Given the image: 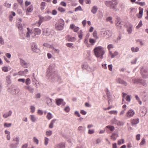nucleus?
<instances>
[{"label": "nucleus", "mask_w": 148, "mask_h": 148, "mask_svg": "<svg viewBox=\"0 0 148 148\" xmlns=\"http://www.w3.org/2000/svg\"><path fill=\"white\" fill-rule=\"evenodd\" d=\"M95 56L97 58L101 59L103 58V55L105 53L104 48L101 46H99L95 48L94 49Z\"/></svg>", "instance_id": "1"}, {"label": "nucleus", "mask_w": 148, "mask_h": 148, "mask_svg": "<svg viewBox=\"0 0 148 148\" xmlns=\"http://www.w3.org/2000/svg\"><path fill=\"white\" fill-rule=\"evenodd\" d=\"M65 23L64 21L62 19H60L58 22L55 25V29L58 31H61L64 28Z\"/></svg>", "instance_id": "2"}, {"label": "nucleus", "mask_w": 148, "mask_h": 148, "mask_svg": "<svg viewBox=\"0 0 148 148\" xmlns=\"http://www.w3.org/2000/svg\"><path fill=\"white\" fill-rule=\"evenodd\" d=\"M111 31L110 30H107L101 32L102 37L105 38H107L111 37L112 35Z\"/></svg>", "instance_id": "3"}, {"label": "nucleus", "mask_w": 148, "mask_h": 148, "mask_svg": "<svg viewBox=\"0 0 148 148\" xmlns=\"http://www.w3.org/2000/svg\"><path fill=\"white\" fill-rule=\"evenodd\" d=\"M54 65L53 64L50 65L47 69V72L46 77L48 78H49L52 75L54 71Z\"/></svg>", "instance_id": "4"}, {"label": "nucleus", "mask_w": 148, "mask_h": 148, "mask_svg": "<svg viewBox=\"0 0 148 148\" xmlns=\"http://www.w3.org/2000/svg\"><path fill=\"white\" fill-rule=\"evenodd\" d=\"M82 69L86 70L89 72H92L95 70V67H90L86 62H84L82 64Z\"/></svg>", "instance_id": "5"}, {"label": "nucleus", "mask_w": 148, "mask_h": 148, "mask_svg": "<svg viewBox=\"0 0 148 148\" xmlns=\"http://www.w3.org/2000/svg\"><path fill=\"white\" fill-rule=\"evenodd\" d=\"M39 20L38 22V24L40 25L43 21H48L50 20L52 17L49 16H45V17L42 16L40 15L39 16Z\"/></svg>", "instance_id": "6"}, {"label": "nucleus", "mask_w": 148, "mask_h": 148, "mask_svg": "<svg viewBox=\"0 0 148 148\" xmlns=\"http://www.w3.org/2000/svg\"><path fill=\"white\" fill-rule=\"evenodd\" d=\"M134 114L135 112L134 110L131 109L129 110L126 113L125 116L128 118H130L132 117Z\"/></svg>", "instance_id": "7"}, {"label": "nucleus", "mask_w": 148, "mask_h": 148, "mask_svg": "<svg viewBox=\"0 0 148 148\" xmlns=\"http://www.w3.org/2000/svg\"><path fill=\"white\" fill-rule=\"evenodd\" d=\"M21 65L25 68H28L29 65V63L26 62L22 58H19Z\"/></svg>", "instance_id": "8"}, {"label": "nucleus", "mask_w": 148, "mask_h": 148, "mask_svg": "<svg viewBox=\"0 0 148 148\" xmlns=\"http://www.w3.org/2000/svg\"><path fill=\"white\" fill-rule=\"evenodd\" d=\"M105 4L108 7L111 9L115 10L116 9L114 3L111 1H108L105 2Z\"/></svg>", "instance_id": "9"}, {"label": "nucleus", "mask_w": 148, "mask_h": 148, "mask_svg": "<svg viewBox=\"0 0 148 148\" xmlns=\"http://www.w3.org/2000/svg\"><path fill=\"white\" fill-rule=\"evenodd\" d=\"M134 83H141L144 86H146L147 85V82L146 81H143L141 79L133 80Z\"/></svg>", "instance_id": "10"}, {"label": "nucleus", "mask_w": 148, "mask_h": 148, "mask_svg": "<svg viewBox=\"0 0 148 148\" xmlns=\"http://www.w3.org/2000/svg\"><path fill=\"white\" fill-rule=\"evenodd\" d=\"M116 82L119 84H123L124 86H126L127 85V84L126 82L119 77L117 78L116 79Z\"/></svg>", "instance_id": "11"}, {"label": "nucleus", "mask_w": 148, "mask_h": 148, "mask_svg": "<svg viewBox=\"0 0 148 148\" xmlns=\"http://www.w3.org/2000/svg\"><path fill=\"white\" fill-rule=\"evenodd\" d=\"M116 27L119 28L121 29L122 27V24L121 21L119 17H117L116 21Z\"/></svg>", "instance_id": "12"}, {"label": "nucleus", "mask_w": 148, "mask_h": 148, "mask_svg": "<svg viewBox=\"0 0 148 148\" xmlns=\"http://www.w3.org/2000/svg\"><path fill=\"white\" fill-rule=\"evenodd\" d=\"M143 70L141 71V73L143 77L145 78H148V69H145L143 70V72H142Z\"/></svg>", "instance_id": "13"}, {"label": "nucleus", "mask_w": 148, "mask_h": 148, "mask_svg": "<svg viewBox=\"0 0 148 148\" xmlns=\"http://www.w3.org/2000/svg\"><path fill=\"white\" fill-rule=\"evenodd\" d=\"M10 88L9 89L8 91L11 92L13 95H16L18 94L20 91L19 89L17 88H15L14 89H12V90H10Z\"/></svg>", "instance_id": "14"}, {"label": "nucleus", "mask_w": 148, "mask_h": 148, "mask_svg": "<svg viewBox=\"0 0 148 148\" xmlns=\"http://www.w3.org/2000/svg\"><path fill=\"white\" fill-rule=\"evenodd\" d=\"M32 48L33 51L35 52H38L39 51V49L37 48L36 44L34 43L32 45Z\"/></svg>", "instance_id": "15"}, {"label": "nucleus", "mask_w": 148, "mask_h": 148, "mask_svg": "<svg viewBox=\"0 0 148 148\" xmlns=\"http://www.w3.org/2000/svg\"><path fill=\"white\" fill-rule=\"evenodd\" d=\"M70 28L71 29H73L75 32H77L79 29V27L75 26L73 24L70 25Z\"/></svg>", "instance_id": "16"}, {"label": "nucleus", "mask_w": 148, "mask_h": 148, "mask_svg": "<svg viewBox=\"0 0 148 148\" xmlns=\"http://www.w3.org/2000/svg\"><path fill=\"white\" fill-rule=\"evenodd\" d=\"M34 36H32L33 37L36 36L37 35H40L41 33V31L39 28H35L34 30Z\"/></svg>", "instance_id": "17"}, {"label": "nucleus", "mask_w": 148, "mask_h": 148, "mask_svg": "<svg viewBox=\"0 0 148 148\" xmlns=\"http://www.w3.org/2000/svg\"><path fill=\"white\" fill-rule=\"evenodd\" d=\"M118 137V134L117 132H114L113 133L111 136V139L113 140H115L117 137Z\"/></svg>", "instance_id": "18"}, {"label": "nucleus", "mask_w": 148, "mask_h": 148, "mask_svg": "<svg viewBox=\"0 0 148 148\" xmlns=\"http://www.w3.org/2000/svg\"><path fill=\"white\" fill-rule=\"evenodd\" d=\"M43 46H45L46 47H49L50 48H52L54 50L55 52L56 53H58L60 52V50L58 49H55L52 46L50 45H49L47 44H43Z\"/></svg>", "instance_id": "19"}, {"label": "nucleus", "mask_w": 148, "mask_h": 148, "mask_svg": "<svg viewBox=\"0 0 148 148\" xmlns=\"http://www.w3.org/2000/svg\"><path fill=\"white\" fill-rule=\"evenodd\" d=\"M30 118L31 121L33 122H35L37 121V118L34 115H30Z\"/></svg>", "instance_id": "20"}, {"label": "nucleus", "mask_w": 148, "mask_h": 148, "mask_svg": "<svg viewBox=\"0 0 148 148\" xmlns=\"http://www.w3.org/2000/svg\"><path fill=\"white\" fill-rule=\"evenodd\" d=\"M26 89L28 90L30 93H33L34 92V88L32 86H25Z\"/></svg>", "instance_id": "21"}, {"label": "nucleus", "mask_w": 148, "mask_h": 148, "mask_svg": "<svg viewBox=\"0 0 148 148\" xmlns=\"http://www.w3.org/2000/svg\"><path fill=\"white\" fill-rule=\"evenodd\" d=\"M12 113V111L10 110L9 112L4 114L3 115V117L5 118H7L8 117L11 116Z\"/></svg>", "instance_id": "22"}, {"label": "nucleus", "mask_w": 148, "mask_h": 148, "mask_svg": "<svg viewBox=\"0 0 148 148\" xmlns=\"http://www.w3.org/2000/svg\"><path fill=\"white\" fill-rule=\"evenodd\" d=\"M86 128L84 126H80L77 128V130L80 132H83L85 131Z\"/></svg>", "instance_id": "23"}, {"label": "nucleus", "mask_w": 148, "mask_h": 148, "mask_svg": "<svg viewBox=\"0 0 148 148\" xmlns=\"http://www.w3.org/2000/svg\"><path fill=\"white\" fill-rule=\"evenodd\" d=\"M97 10L98 8L97 6H94L92 7L91 12L93 14H95L97 13Z\"/></svg>", "instance_id": "24"}, {"label": "nucleus", "mask_w": 148, "mask_h": 148, "mask_svg": "<svg viewBox=\"0 0 148 148\" xmlns=\"http://www.w3.org/2000/svg\"><path fill=\"white\" fill-rule=\"evenodd\" d=\"M55 148H65L64 144V143H60L55 146Z\"/></svg>", "instance_id": "25"}, {"label": "nucleus", "mask_w": 148, "mask_h": 148, "mask_svg": "<svg viewBox=\"0 0 148 148\" xmlns=\"http://www.w3.org/2000/svg\"><path fill=\"white\" fill-rule=\"evenodd\" d=\"M131 50L132 52H137L139 51V48L138 47H133L131 48Z\"/></svg>", "instance_id": "26"}, {"label": "nucleus", "mask_w": 148, "mask_h": 148, "mask_svg": "<svg viewBox=\"0 0 148 148\" xmlns=\"http://www.w3.org/2000/svg\"><path fill=\"white\" fill-rule=\"evenodd\" d=\"M63 100L61 99H59L56 100V103L58 106L60 105L63 102Z\"/></svg>", "instance_id": "27"}, {"label": "nucleus", "mask_w": 148, "mask_h": 148, "mask_svg": "<svg viewBox=\"0 0 148 148\" xmlns=\"http://www.w3.org/2000/svg\"><path fill=\"white\" fill-rule=\"evenodd\" d=\"M139 121L138 119H133L131 121V123L133 125L138 124Z\"/></svg>", "instance_id": "28"}, {"label": "nucleus", "mask_w": 148, "mask_h": 148, "mask_svg": "<svg viewBox=\"0 0 148 148\" xmlns=\"http://www.w3.org/2000/svg\"><path fill=\"white\" fill-rule=\"evenodd\" d=\"M67 37L68 38V41H71L73 42L75 41L76 38L75 37H71L69 35H67Z\"/></svg>", "instance_id": "29"}, {"label": "nucleus", "mask_w": 148, "mask_h": 148, "mask_svg": "<svg viewBox=\"0 0 148 148\" xmlns=\"http://www.w3.org/2000/svg\"><path fill=\"white\" fill-rule=\"evenodd\" d=\"M18 143L10 144L9 146L10 148H16L17 147Z\"/></svg>", "instance_id": "30"}, {"label": "nucleus", "mask_w": 148, "mask_h": 148, "mask_svg": "<svg viewBox=\"0 0 148 148\" xmlns=\"http://www.w3.org/2000/svg\"><path fill=\"white\" fill-rule=\"evenodd\" d=\"M132 26L131 25L128 27L127 29V31L128 34H130L132 33Z\"/></svg>", "instance_id": "31"}, {"label": "nucleus", "mask_w": 148, "mask_h": 148, "mask_svg": "<svg viewBox=\"0 0 148 148\" xmlns=\"http://www.w3.org/2000/svg\"><path fill=\"white\" fill-rule=\"evenodd\" d=\"M27 29L28 32L26 34V37L28 38V40H29L30 38V34L31 33V32H30V29L29 28H27Z\"/></svg>", "instance_id": "32"}, {"label": "nucleus", "mask_w": 148, "mask_h": 148, "mask_svg": "<svg viewBox=\"0 0 148 148\" xmlns=\"http://www.w3.org/2000/svg\"><path fill=\"white\" fill-rule=\"evenodd\" d=\"M78 37L80 40L83 37V32L82 30H80L78 32Z\"/></svg>", "instance_id": "33"}, {"label": "nucleus", "mask_w": 148, "mask_h": 148, "mask_svg": "<svg viewBox=\"0 0 148 148\" xmlns=\"http://www.w3.org/2000/svg\"><path fill=\"white\" fill-rule=\"evenodd\" d=\"M49 139L47 137H45L44 138V145L45 146L48 145Z\"/></svg>", "instance_id": "34"}, {"label": "nucleus", "mask_w": 148, "mask_h": 148, "mask_svg": "<svg viewBox=\"0 0 148 148\" xmlns=\"http://www.w3.org/2000/svg\"><path fill=\"white\" fill-rule=\"evenodd\" d=\"M56 121V119H54L51 121V122L50 123L49 125V128H53V124Z\"/></svg>", "instance_id": "35"}, {"label": "nucleus", "mask_w": 148, "mask_h": 148, "mask_svg": "<svg viewBox=\"0 0 148 148\" xmlns=\"http://www.w3.org/2000/svg\"><path fill=\"white\" fill-rule=\"evenodd\" d=\"M112 18L111 16H109L107 18L106 20L107 21L111 23H113V22L112 21Z\"/></svg>", "instance_id": "36"}, {"label": "nucleus", "mask_w": 148, "mask_h": 148, "mask_svg": "<svg viewBox=\"0 0 148 148\" xmlns=\"http://www.w3.org/2000/svg\"><path fill=\"white\" fill-rule=\"evenodd\" d=\"M33 9V8L32 5H31L29 6L27 10V11L28 12H32Z\"/></svg>", "instance_id": "37"}, {"label": "nucleus", "mask_w": 148, "mask_h": 148, "mask_svg": "<svg viewBox=\"0 0 148 148\" xmlns=\"http://www.w3.org/2000/svg\"><path fill=\"white\" fill-rule=\"evenodd\" d=\"M52 132L51 130H49L46 132L45 134L46 136H50L52 134Z\"/></svg>", "instance_id": "38"}, {"label": "nucleus", "mask_w": 148, "mask_h": 148, "mask_svg": "<svg viewBox=\"0 0 148 148\" xmlns=\"http://www.w3.org/2000/svg\"><path fill=\"white\" fill-rule=\"evenodd\" d=\"M6 79L7 83L9 84H10L11 82V81L10 79V76L9 75L7 76L6 77Z\"/></svg>", "instance_id": "39"}, {"label": "nucleus", "mask_w": 148, "mask_h": 148, "mask_svg": "<svg viewBox=\"0 0 148 148\" xmlns=\"http://www.w3.org/2000/svg\"><path fill=\"white\" fill-rule=\"evenodd\" d=\"M96 40L94 39L90 38L89 39V42L92 45H94V43L96 42Z\"/></svg>", "instance_id": "40"}, {"label": "nucleus", "mask_w": 148, "mask_h": 148, "mask_svg": "<svg viewBox=\"0 0 148 148\" xmlns=\"http://www.w3.org/2000/svg\"><path fill=\"white\" fill-rule=\"evenodd\" d=\"M33 141L37 145H38L39 144V140L36 137H34L33 138Z\"/></svg>", "instance_id": "41"}, {"label": "nucleus", "mask_w": 148, "mask_h": 148, "mask_svg": "<svg viewBox=\"0 0 148 148\" xmlns=\"http://www.w3.org/2000/svg\"><path fill=\"white\" fill-rule=\"evenodd\" d=\"M106 127L108 128L111 131H113L114 130V127L112 126L108 125L106 126Z\"/></svg>", "instance_id": "42"}, {"label": "nucleus", "mask_w": 148, "mask_h": 148, "mask_svg": "<svg viewBox=\"0 0 148 148\" xmlns=\"http://www.w3.org/2000/svg\"><path fill=\"white\" fill-rule=\"evenodd\" d=\"M17 26L18 27V29L19 30H21L22 29V24L21 23L18 22L17 23Z\"/></svg>", "instance_id": "43"}, {"label": "nucleus", "mask_w": 148, "mask_h": 148, "mask_svg": "<svg viewBox=\"0 0 148 148\" xmlns=\"http://www.w3.org/2000/svg\"><path fill=\"white\" fill-rule=\"evenodd\" d=\"M12 124L11 123H5L4 124V126L5 127H9L11 126Z\"/></svg>", "instance_id": "44"}, {"label": "nucleus", "mask_w": 148, "mask_h": 148, "mask_svg": "<svg viewBox=\"0 0 148 148\" xmlns=\"http://www.w3.org/2000/svg\"><path fill=\"white\" fill-rule=\"evenodd\" d=\"M20 138L19 137L16 136L15 137H14L13 139V141H15L17 142L16 143H18L19 144V142Z\"/></svg>", "instance_id": "45"}, {"label": "nucleus", "mask_w": 148, "mask_h": 148, "mask_svg": "<svg viewBox=\"0 0 148 148\" xmlns=\"http://www.w3.org/2000/svg\"><path fill=\"white\" fill-rule=\"evenodd\" d=\"M116 124H117L119 126H121L124 125V123L121 122L120 121H116V122L115 123Z\"/></svg>", "instance_id": "46"}, {"label": "nucleus", "mask_w": 148, "mask_h": 148, "mask_svg": "<svg viewBox=\"0 0 148 148\" xmlns=\"http://www.w3.org/2000/svg\"><path fill=\"white\" fill-rule=\"evenodd\" d=\"M135 98L136 100L141 105L142 104V102L140 100V99L138 96L137 95H136L135 96Z\"/></svg>", "instance_id": "47"}, {"label": "nucleus", "mask_w": 148, "mask_h": 148, "mask_svg": "<svg viewBox=\"0 0 148 148\" xmlns=\"http://www.w3.org/2000/svg\"><path fill=\"white\" fill-rule=\"evenodd\" d=\"M28 72V70L27 69H25L24 71L19 72V74H25Z\"/></svg>", "instance_id": "48"}, {"label": "nucleus", "mask_w": 148, "mask_h": 148, "mask_svg": "<svg viewBox=\"0 0 148 148\" xmlns=\"http://www.w3.org/2000/svg\"><path fill=\"white\" fill-rule=\"evenodd\" d=\"M30 111L32 113H33L35 111V108L33 106H32L30 107Z\"/></svg>", "instance_id": "49"}, {"label": "nucleus", "mask_w": 148, "mask_h": 148, "mask_svg": "<svg viewBox=\"0 0 148 148\" xmlns=\"http://www.w3.org/2000/svg\"><path fill=\"white\" fill-rule=\"evenodd\" d=\"M47 117L49 120H50L52 118V115L51 113L49 112L47 115Z\"/></svg>", "instance_id": "50"}, {"label": "nucleus", "mask_w": 148, "mask_h": 148, "mask_svg": "<svg viewBox=\"0 0 148 148\" xmlns=\"http://www.w3.org/2000/svg\"><path fill=\"white\" fill-rule=\"evenodd\" d=\"M124 143V140L123 139L119 140L118 141V144L120 145L121 144H123Z\"/></svg>", "instance_id": "51"}, {"label": "nucleus", "mask_w": 148, "mask_h": 148, "mask_svg": "<svg viewBox=\"0 0 148 148\" xmlns=\"http://www.w3.org/2000/svg\"><path fill=\"white\" fill-rule=\"evenodd\" d=\"M109 113L110 114H114L116 115L117 114L118 112L116 110H112L109 112Z\"/></svg>", "instance_id": "52"}, {"label": "nucleus", "mask_w": 148, "mask_h": 148, "mask_svg": "<svg viewBox=\"0 0 148 148\" xmlns=\"http://www.w3.org/2000/svg\"><path fill=\"white\" fill-rule=\"evenodd\" d=\"M25 84L26 85H28L31 83V80L29 78H27L25 81Z\"/></svg>", "instance_id": "53"}, {"label": "nucleus", "mask_w": 148, "mask_h": 148, "mask_svg": "<svg viewBox=\"0 0 148 148\" xmlns=\"http://www.w3.org/2000/svg\"><path fill=\"white\" fill-rule=\"evenodd\" d=\"M131 96L130 95H127L126 97V101L129 102H130L131 99Z\"/></svg>", "instance_id": "54"}, {"label": "nucleus", "mask_w": 148, "mask_h": 148, "mask_svg": "<svg viewBox=\"0 0 148 148\" xmlns=\"http://www.w3.org/2000/svg\"><path fill=\"white\" fill-rule=\"evenodd\" d=\"M95 132L94 129H89L88 131V133L90 134H93Z\"/></svg>", "instance_id": "55"}, {"label": "nucleus", "mask_w": 148, "mask_h": 148, "mask_svg": "<svg viewBox=\"0 0 148 148\" xmlns=\"http://www.w3.org/2000/svg\"><path fill=\"white\" fill-rule=\"evenodd\" d=\"M82 11V8L80 6H79L77 8H76L75 9V12L77 11Z\"/></svg>", "instance_id": "56"}, {"label": "nucleus", "mask_w": 148, "mask_h": 148, "mask_svg": "<svg viewBox=\"0 0 148 148\" xmlns=\"http://www.w3.org/2000/svg\"><path fill=\"white\" fill-rule=\"evenodd\" d=\"M4 6L8 8H10L11 6V4L7 3V2H6L4 4Z\"/></svg>", "instance_id": "57"}, {"label": "nucleus", "mask_w": 148, "mask_h": 148, "mask_svg": "<svg viewBox=\"0 0 148 148\" xmlns=\"http://www.w3.org/2000/svg\"><path fill=\"white\" fill-rule=\"evenodd\" d=\"M2 70L5 72H7L8 71V67L7 66L2 67Z\"/></svg>", "instance_id": "58"}, {"label": "nucleus", "mask_w": 148, "mask_h": 148, "mask_svg": "<svg viewBox=\"0 0 148 148\" xmlns=\"http://www.w3.org/2000/svg\"><path fill=\"white\" fill-rule=\"evenodd\" d=\"M143 9H142L139 11V14L140 15L138 16V18H141L142 17V15H143Z\"/></svg>", "instance_id": "59"}, {"label": "nucleus", "mask_w": 148, "mask_h": 148, "mask_svg": "<svg viewBox=\"0 0 148 148\" xmlns=\"http://www.w3.org/2000/svg\"><path fill=\"white\" fill-rule=\"evenodd\" d=\"M58 10L62 12H64L65 11V10L64 9L61 7H59L58 8Z\"/></svg>", "instance_id": "60"}, {"label": "nucleus", "mask_w": 148, "mask_h": 148, "mask_svg": "<svg viewBox=\"0 0 148 148\" xmlns=\"http://www.w3.org/2000/svg\"><path fill=\"white\" fill-rule=\"evenodd\" d=\"M0 44L2 45H4V40L1 36H0Z\"/></svg>", "instance_id": "61"}, {"label": "nucleus", "mask_w": 148, "mask_h": 148, "mask_svg": "<svg viewBox=\"0 0 148 148\" xmlns=\"http://www.w3.org/2000/svg\"><path fill=\"white\" fill-rule=\"evenodd\" d=\"M93 35L94 37L95 38L98 39V38L97 36V32L96 31H94L93 33Z\"/></svg>", "instance_id": "62"}, {"label": "nucleus", "mask_w": 148, "mask_h": 148, "mask_svg": "<svg viewBox=\"0 0 148 148\" xmlns=\"http://www.w3.org/2000/svg\"><path fill=\"white\" fill-rule=\"evenodd\" d=\"M142 21H140L138 25L136 27V28L137 29H138L142 25Z\"/></svg>", "instance_id": "63"}, {"label": "nucleus", "mask_w": 148, "mask_h": 148, "mask_svg": "<svg viewBox=\"0 0 148 148\" xmlns=\"http://www.w3.org/2000/svg\"><path fill=\"white\" fill-rule=\"evenodd\" d=\"M66 45L68 47L72 48L73 47V44L72 43H67L66 44Z\"/></svg>", "instance_id": "64"}]
</instances>
